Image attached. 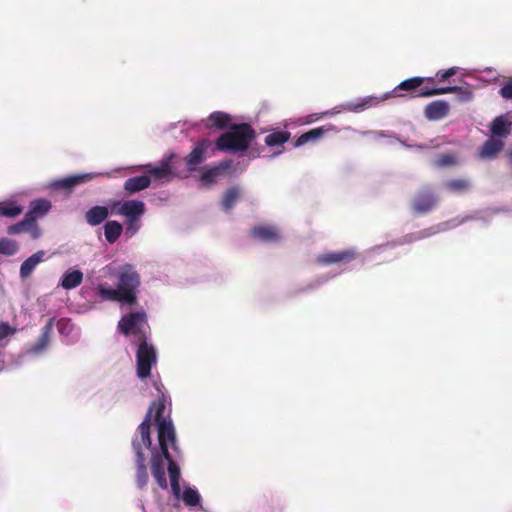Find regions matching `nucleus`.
I'll return each instance as SVG.
<instances>
[{
	"label": "nucleus",
	"instance_id": "7c9ffc66",
	"mask_svg": "<svg viewBox=\"0 0 512 512\" xmlns=\"http://www.w3.org/2000/svg\"><path fill=\"white\" fill-rule=\"evenodd\" d=\"M290 132L288 131H273L265 137V144L269 147L281 146L290 139Z\"/></svg>",
	"mask_w": 512,
	"mask_h": 512
},
{
	"label": "nucleus",
	"instance_id": "37998d69",
	"mask_svg": "<svg viewBox=\"0 0 512 512\" xmlns=\"http://www.w3.org/2000/svg\"><path fill=\"white\" fill-rule=\"evenodd\" d=\"M140 229L139 219H126V234L135 235Z\"/></svg>",
	"mask_w": 512,
	"mask_h": 512
},
{
	"label": "nucleus",
	"instance_id": "f257e3e1",
	"mask_svg": "<svg viewBox=\"0 0 512 512\" xmlns=\"http://www.w3.org/2000/svg\"><path fill=\"white\" fill-rule=\"evenodd\" d=\"M255 138L256 132L250 124H234L217 138L215 145L222 152L246 151Z\"/></svg>",
	"mask_w": 512,
	"mask_h": 512
},
{
	"label": "nucleus",
	"instance_id": "b1692460",
	"mask_svg": "<svg viewBox=\"0 0 512 512\" xmlns=\"http://www.w3.org/2000/svg\"><path fill=\"white\" fill-rule=\"evenodd\" d=\"M425 79L422 77H412L402 81L394 90L391 92L392 96L399 97L402 96L399 91H407L413 92L417 88L421 87L424 83Z\"/></svg>",
	"mask_w": 512,
	"mask_h": 512
},
{
	"label": "nucleus",
	"instance_id": "f704fd0d",
	"mask_svg": "<svg viewBox=\"0 0 512 512\" xmlns=\"http://www.w3.org/2000/svg\"><path fill=\"white\" fill-rule=\"evenodd\" d=\"M171 174V168L168 162H164L160 167L150 168L146 175L153 177L155 180H162L167 178Z\"/></svg>",
	"mask_w": 512,
	"mask_h": 512
},
{
	"label": "nucleus",
	"instance_id": "39448f33",
	"mask_svg": "<svg viewBox=\"0 0 512 512\" xmlns=\"http://www.w3.org/2000/svg\"><path fill=\"white\" fill-rule=\"evenodd\" d=\"M165 406H166V399H165V396L162 395L161 398H159L158 400L153 401L151 403L144 420L138 426V429H137L138 434L141 435V438L143 439V443L148 446H151V444H152L151 437H150L152 412L155 411L154 421L156 424H158L161 421H169L170 420V419H166L164 417Z\"/></svg>",
	"mask_w": 512,
	"mask_h": 512
},
{
	"label": "nucleus",
	"instance_id": "09e8293b",
	"mask_svg": "<svg viewBox=\"0 0 512 512\" xmlns=\"http://www.w3.org/2000/svg\"><path fill=\"white\" fill-rule=\"evenodd\" d=\"M28 231L31 233V236H32L33 239H37L41 235V230L39 229V227L36 224V222L33 225H31V228Z\"/></svg>",
	"mask_w": 512,
	"mask_h": 512
},
{
	"label": "nucleus",
	"instance_id": "f8f14e48",
	"mask_svg": "<svg viewBox=\"0 0 512 512\" xmlns=\"http://www.w3.org/2000/svg\"><path fill=\"white\" fill-rule=\"evenodd\" d=\"M164 460L165 458L161 452L154 451L152 453L151 472L158 486L163 490L168 488Z\"/></svg>",
	"mask_w": 512,
	"mask_h": 512
},
{
	"label": "nucleus",
	"instance_id": "ddd939ff",
	"mask_svg": "<svg viewBox=\"0 0 512 512\" xmlns=\"http://www.w3.org/2000/svg\"><path fill=\"white\" fill-rule=\"evenodd\" d=\"M250 234L253 238L265 243H277L281 239L278 229L272 225L255 226L251 229Z\"/></svg>",
	"mask_w": 512,
	"mask_h": 512
},
{
	"label": "nucleus",
	"instance_id": "dca6fc26",
	"mask_svg": "<svg viewBox=\"0 0 512 512\" xmlns=\"http://www.w3.org/2000/svg\"><path fill=\"white\" fill-rule=\"evenodd\" d=\"M51 209V202L44 198L35 199L30 202L26 217L34 224L38 218L46 215Z\"/></svg>",
	"mask_w": 512,
	"mask_h": 512
},
{
	"label": "nucleus",
	"instance_id": "c03bdc74",
	"mask_svg": "<svg viewBox=\"0 0 512 512\" xmlns=\"http://www.w3.org/2000/svg\"><path fill=\"white\" fill-rule=\"evenodd\" d=\"M16 329L7 322H0V340L15 334Z\"/></svg>",
	"mask_w": 512,
	"mask_h": 512
},
{
	"label": "nucleus",
	"instance_id": "4be33fe9",
	"mask_svg": "<svg viewBox=\"0 0 512 512\" xmlns=\"http://www.w3.org/2000/svg\"><path fill=\"white\" fill-rule=\"evenodd\" d=\"M151 178L149 175H140L128 178L124 183V189L129 193H136L149 187Z\"/></svg>",
	"mask_w": 512,
	"mask_h": 512
},
{
	"label": "nucleus",
	"instance_id": "20e7f679",
	"mask_svg": "<svg viewBox=\"0 0 512 512\" xmlns=\"http://www.w3.org/2000/svg\"><path fill=\"white\" fill-rule=\"evenodd\" d=\"M136 352V371L140 379H146L151 375V368L157 362L156 350L153 345L147 342V339L138 342Z\"/></svg>",
	"mask_w": 512,
	"mask_h": 512
},
{
	"label": "nucleus",
	"instance_id": "0eeeda50",
	"mask_svg": "<svg viewBox=\"0 0 512 512\" xmlns=\"http://www.w3.org/2000/svg\"><path fill=\"white\" fill-rule=\"evenodd\" d=\"M211 147V141L207 138L200 139L196 142L192 151L184 158L186 168L192 172L205 161L206 152Z\"/></svg>",
	"mask_w": 512,
	"mask_h": 512
},
{
	"label": "nucleus",
	"instance_id": "393cba45",
	"mask_svg": "<svg viewBox=\"0 0 512 512\" xmlns=\"http://www.w3.org/2000/svg\"><path fill=\"white\" fill-rule=\"evenodd\" d=\"M123 232V226L121 223L115 220L106 222L104 225V235L108 243H115Z\"/></svg>",
	"mask_w": 512,
	"mask_h": 512
},
{
	"label": "nucleus",
	"instance_id": "412c9836",
	"mask_svg": "<svg viewBox=\"0 0 512 512\" xmlns=\"http://www.w3.org/2000/svg\"><path fill=\"white\" fill-rule=\"evenodd\" d=\"M109 216V210L105 206H93L85 213V220L91 226H97Z\"/></svg>",
	"mask_w": 512,
	"mask_h": 512
},
{
	"label": "nucleus",
	"instance_id": "a211bd4d",
	"mask_svg": "<svg viewBox=\"0 0 512 512\" xmlns=\"http://www.w3.org/2000/svg\"><path fill=\"white\" fill-rule=\"evenodd\" d=\"M231 121L232 118L229 114L222 112V111H215L209 115V117L206 120V128L208 129H226L228 127H231Z\"/></svg>",
	"mask_w": 512,
	"mask_h": 512
},
{
	"label": "nucleus",
	"instance_id": "e433bc0d",
	"mask_svg": "<svg viewBox=\"0 0 512 512\" xmlns=\"http://www.w3.org/2000/svg\"><path fill=\"white\" fill-rule=\"evenodd\" d=\"M33 223L25 216L23 220L8 226L7 232L10 235L21 234L30 230Z\"/></svg>",
	"mask_w": 512,
	"mask_h": 512
},
{
	"label": "nucleus",
	"instance_id": "f03ea898",
	"mask_svg": "<svg viewBox=\"0 0 512 512\" xmlns=\"http://www.w3.org/2000/svg\"><path fill=\"white\" fill-rule=\"evenodd\" d=\"M117 288L124 296V303L134 305L137 302V289L140 285V276L130 264L120 267L117 273Z\"/></svg>",
	"mask_w": 512,
	"mask_h": 512
},
{
	"label": "nucleus",
	"instance_id": "cd10ccee",
	"mask_svg": "<svg viewBox=\"0 0 512 512\" xmlns=\"http://www.w3.org/2000/svg\"><path fill=\"white\" fill-rule=\"evenodd\" d=\"M241 194V189L237 186L231 187L225 191L222 197L221 205L222 208L229 212L239 199Z\"/></svg>",
	"mask_w": 512,
	"mask_h": 512
},
{
	"label": "nucleus",
	"instance_id": "58836bf2",
	"mask_svg": "<svg viewBox=\"0 0 512 512\" xmlns=\"http://www.w3.org/2000/svg\"><path fill=\"white\" fill-rule=\"evenodd\" d=\"M377 103H379V101H376L372 97H367L362 102H358V103L349 102V103H347L345 109H347L349 111H353V112H359V111L364 110L367 106H372V105H375Z\"/></svg>",
	"mask_w": 512,
	"mask_h": 512
},
{
	"label": "nucleus",
	"instance_id": "4c0bfd02",
	"mask_svg": "<svg viewBox=\"0 0 512 512\" xmlns=\"http://www.w3.org/2000/svg\"><path fill=\"white\" fill-rule=\"evenodd\" d=\"M182 499L187 506L195 507L200 503L199 493L190 487L186 488L183 492Z\"/></svg>",
	"mask_w": 512,
	"mask_h": 512
},
{
	"label": "nucleus",
	"instance_id": "72a5a7b5",
	"mask_svg": "<svg viewBox=\"0 0 512 512\" xmlns=\"http://www.w3.org/2000/svg\"><path fill=\"white\" fill-rule=\"evenodd\" d=\"M445 187L451 192L462 193L468 191L471 185L468 179L461 178L447 181Z\"/></svg>",
	"mask_w": 512,
	"mask_h": 512
},
{
	"label": "nucleus",
	"instance_id": "423d86ee",
	"mask_svg": "<svg viewBox=\"0 0 512 512\" xmlns=\"http://www.w3.org/2000/svg\"><path fill=\"white\" fill-rule=\"evenodd\" d=\"M157 426L158 442L160 446V452L163 454L165 459L170 458L169 448L177 451V441L175 428L171 420L161 421Z\"/></svg>",
	"mask_w": 512,
	"mask_h": 512
},
{
	"label": "nucleus",
	"instance_id": "aec40b11",
	"mask_svg": "<svg viewBox=\"0 0 512 512\" xmlns=\"http://www.w3.org/2000/svg\"><path fill=\"white\" fill-rule=\"evenodd\" d=\"M54 321V318H50L42 328L40 337L38 338V340L35 342L31 349L34 353L42 352L49 345L51 333L53 331Z\"/></svg>",
	"mask_w": 512,
	"mask_h": 512
},
{
	"label": "nucleus",
	"instance_id": "a878e982",
	"mask_svg": "<svg viewBox=\"0 0 512 512\" xmlns=\"http://www.w3.org/2000/svg\"><path fill=\"white\" fill-rule=\"evenodd\" d=\"M82 280L83 273L80 270L75 269L68 271L63 275L61 279V286L66 290H70L79 286L82 283Z\"/></svg>",
	"mask_w": 512,
	"mask_h": 512
},
{
	"label": "nucleus",
	"instance_id": "473e14b6",
	"mask_svg": "<svg viewBox=\"0 0 512 512\" xmlns=\"http://www.w3.org/2000/svg\"><path fill=\"white\" fill-rule=\"evenodd\" d=\"M98 294L103 300L124 302V296L119 289L108 288L103 285L98 287Z\"/></svg>",
	"mask_w": 512,
	"mask_h": 512
},
{
	"label": "nucleus",
	"instance_id": "1a4fd4ad",
	"mask_svg": "<svg viewBox=\"0 0 512 512\" xmlns=\"http://www.w3.org/2000/svg\"><path fill=\"white\" fill-rule=\"evenodd\" d=\"M98 174L83 173L71 175L62 179L55 180L51 183V187L55 190H63L70 194L76 186L87 183L94 179Z\"/></svg>",
	"mask_w": 512,
	"mask_h": 512
},
{
	"label": "nucleus",
	"instance_id": "c756f323",
	"mask_svg": "<svg viewBox=\"0 0 512 512\" xmlns=\"http://www.w3.org/2000/svg\"><path fill=\"white\" fill-rule=\"evenodd\" d=\"M503 146L502 140L492 137L483 144L481 155L484 157H494L503 149Z\"/></svg>",
	"mask_w": 512,
	"mask_h": 512
},
{
	"label": "nucleus",
	"instance_id": "7ed1b4c3",
	"mask_svg": "<svg viewBox=\"0 0 512 512\" xmlns=\"http://www.w3.org/2000/svg\"><path fill=\"white\" fill-rule=\"evenodd\" d=\"M147 325L146 313L143 311L132 312L124 315L118 322L119 331L125 335H134L138 342L147 339L144 327Z\"/></svg>",
	"mask_w": 512,
	"mask_h": 512
},
{
	"label": "nucleus",
	"instance_id": "49530a36",
	"mask_svg": "<svg viewBox=\"0 0 512 512\" xmlns=\"http://www.w3.org/2000/svg\"><path fill=\"white\" fill-rule=\"evenodd\" d=\"M504 99H512V81L507 82L499 91Z\"/></svg>",
	"mask_w": 512,
	"mask_h": 512
},
{
	"label": "nucleus",
	"instance_id": "de8ad7c7",
	"mask_svg": "<svg viewBox=\"0 0 512 512\" xmlns=\"http://www.w3.org/2000/svg\"><path fill=\"white\" fill-rule=\"evenodd\" d=\"M435 233H436V231L434 230V228L424 229L417 233V236L415 237V239H423V238L429 237Z\"/></svg>",
	"mask_w": 512,
	"mask_h": 512
},
{
	"label": "nucleus",
	"instance_id": "2f4dec72",
	"mask_svg": "<svg viewBox=\"0 0 512 512\" xmlns=\"http://www.w3.org/2000/svg\"><path fill=\"white\" fill-rule=\"evenodd\" d=\"M132 445H133V449H134V452L136 455V467L146 466V464H145L146 458H145V454L143 451V447H146L147 449H151L152 445L148 446V445L144 444L143 439L141 438L140 434H139V437H136L133 440Z\"/></svg>",
	"mask_w": 512,
	"mask_h": 512
},
{
	"label": "nucleus",
	"instance_id": "6e6552de",
	"mask_svg": "<svg viewBox=\"0 0 512 512\" xmlns=\"http://www.w3.org/2000/svg\"><path fill=\"white\" fill-rule=\"evenodd\" d=\"M112 213L125 216L126 219H140L145 213V204L139 200L117 202L112 208Z\"/></svg>",
	"mask_w": 512,
	"mask_h": 512
},
{
	"label": "nucleus",
	"instance_id": "bb28decb",
	"mask_svg": "<svg viewBox=\"0 0 512 512\" xmlns=\"http://www.w3.org/2000/svg\"><path fill=\"white\" fill-rule=\"evenodd\" d=\"M23 213V207L15 201L0 202V217L16 218Z\"/></svg>",
	"mask_w": 512,
	"mask_h": 512
},
{
	"label": "nucleus",
	"instance_id": "4468645a",
	"mask_svg": "<svg viewBox=\"0 0 512 512\" xmlns=\"http://www.w3.org/2000/svg\"><path fill=\"white\" fill-rule=\"evenodd\" d=\"M450 106L444 100H436L426 105L424 113L429 120L437 121L449 114Z\"/></svg>",
	"mask_w": 512,
	"mask_h": 512
},
{
	"label": "nucleus",
	"instance_id": "a18cd8bd",
	"mask_svg": "<svg viewBox=\"0 0 512 512\" xmlns=\"http://www.w3.org/2000/svg\"><path fill=\"white\" fill-rule=\"evenodd\" d=\"M456 74V68L455 67H451L447 70H444V71H438L437 74H436V77L438 79L439 82H444L445 80H447L448 78L454 76Z\"/></svg>",
	"mask_w": 512,
	"mask_h": 512
},
{
	"label": "nucleus",
	"instance_id": "3c124183",
	"mask_svg": "<svg viewBox=\"0 0 512 512\" xmlns=\"http://www.w3.org/2000/svg\"><path fill=\"white\" fill-rule=\"evenodd\" d=\"M426 80H427L428 82H433V81H434V79H433V78H427Z\"/></svg>",
	"mask_w": 512,
	"mask_h": 512
},
{
	"label": "nucleus",
	"instance_id": "9b49d317",
	"mask_svg": "<svg viewBox=\"0 0 512 512\" xmlns=\"http://www.w3.org/2000/svg\"><path fill=\"white\" fill-rule=\"evenodd\" d=\"M232 167V160L221 161L213 167H204L202 169L200 180L205 185H211L217 180V178L223 176Z\"/></svg>",
	"mask_w": 512,
	"mask_h": 512
},
{
	"label": "nucleus",
	"instance_id": "8fccbe9b",
	"mask_svg": "<svg viewBox=\"0 0 512 512\" xmlns=\"http://www.w3.org/2000/svg\"><path fill=\"white\" fill-rule=\"evenodd\" d=\"M170 484H171V489H172L173 495L176 498H179L180 497V493H181L180 483L179 482H172Z\"/></svg>",
	"mask_w": 512,
	"mask_h": 512
},
{
	"label": "nucleus",
	"instance_id": "9d476101",
	"mask_svg": "<svg viewBox=\"0 0 512 512\" xmlns=\"http://www.w3.org/2000/svg\"><path fill=\"white\" fill-rule=\"evenodd\" d=\"M357 256L354 249L334 251L321 254L317 257V262L321 265L329 266L332 264H348Z\"/></svg>",
	"mask_w": 512,
	"mask_h": 512
},
{
	"label": "nucleus",
	"instance_id": "5701e85b",
	"mask_svg": "<svg viewBox=\"0 0 512 512\" xmlns=\"http://www.w3.org/2000/svg\"><path fill=\"white\" fill-rule=\"evenodd\" d=\"M44 251H38L28 257L20 266V277L22 279L28 278L35 267L43 260Z\"/></svg>",
	"mask_w": 512,
	"mask_h": 512
},
{
	"label": "nucleus",
	"instance_id": "ea45409f",
	"mask_svg": "<svg viewBox=\"0 0 512 512\" xmlns=\"http://www.w3.org/2000/svg\"><path fill=\"white\" fill-rule=\"evenodd\" d=\"M168 462V473L170 477V483L180 482V468L177 463L173 460L172 455L170 458L165 459Z\"/></svg>",
	"mask_w": 512,
	"mask_h": 512
},
{
	"label": "nucleus",
	"instance_id": "a19ab883",
	"mask_svg": "<svg viewBox=\"0 0 512 512\" xmlns=\"http://www.w3.org/2000/svg\"><path fill=\"white\" fill-rule=\"evenodd\" d=\"M457 163V158L453 154H441L434 160V164L437 167L453 166Z\"/></svg>",
	"mask_w": 512,
	"mask_h": 512
},
{
	"label": "nucleus",
	"instance_id": "f3484780",
	"mask_svg": "<svg viewBox=\"0 0 512 512\" xmlns=\"http://www.w3.org/2000/svg\"><path fill=\"white\" fill-rule=\"evenodd\" d=\"M436 202L437 199L431 191H421L413 201V209L418 213H427L432 210Z\"/></svg>",
	"mask_w": 512,
	"mask_h": 512
},
{
	"label": "nucleus",
	"instance_id": "79ce46f5",
	"mask_svg": "<svg viewBox=\"0 0 512 512\" xmlns=\"http://www.w3.org/2000/svg\"><path fill=\"white\" fill-rule=\"evenodd\" d=\"M136 484L137 487L143 489L149 481L147 466L136 467Z\"/></svg>",
	"mask_w": 512,
	"mask_h": 512
},
{
	"label": "nucleus",
	"instance_id": "c85d7f7f",
	"mask_svg": "<svg viewBox=\"0 0 512 512\" xmlns=\"http://www.w3.org/2000/svg\"><path fill=\"white\" fill-rule=\"evenodd\" d=\"M461 88L458 86L438 87V88H427L422 87L415 96L418 97H431L435 95H443L460 91Z\"/></svg>",
	"mask_w": 512,
	"mask_h": 512
},
{
	"label": "nucleus",
	"instance_id": "c9c22d12",
	"mask_svg": "<svg viewBox=\"0 0 512 512\" xmlns=\"http://www.w3.org/2000/svg\"><path fill=\"white\" fill-rule=\"evenodd\" d=\"M19 250V246L16 241L9 238H0V254L6 256H12Z\"/></svg>",
	"mask_w": 512,
	"mask_h": 512
},
{
	"label": "nucleus",
	"instance_id": "2eb2a0df",
	"mask_svg": "<svg viewBox=\"0 0 512 512\" xmlns=\"http://www.w3.org/2000/svg\"><path fill=\"white\" fill-rule=\"evenodd\" d=\"M332 130H335V127L333 125H326V126H322V127L313 128V129L303 133L302 135H300L296 139L294 146L300 147L309 142H313V143L317 142L321 138H323V136L327 132L332 131Z\"/></svg>",
	"mask_w": 512,
	"mask_h": 512
},
{
	"label": "nucleus",
	"instance_id": "6ab92c4d",
	"mask_svg": "<svg viewBox=\"0 0 512 512\" xmlns=\"http://www.w3.org/2000/svg\"><path fill=\"white\" fill-rule=\"evenodd\" d=\"M490 130L493 137H507L511 133L512 122L506 115H500L492 121Z\"/></svg>",
	"mask_w": 512,
	"mask_h": 512
}]
</instances>
